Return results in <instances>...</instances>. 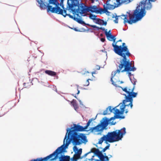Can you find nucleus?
<instances>
[{"label":"nucleus","instance_id":"14","mask_svg":"<svg viewBox=\"0 0 161 161\" xmlns=\"http://www.w3.org/2000/svg\"><path fill=\"white\" fill-rule=\"evenodd\" d=\"M94 153V154L97 156L99 158L103 154L102 152H100L98 149L93 148L91 149L90 152H89L88 153H86L85 155H86L88 153Z\"/></svg>","mask_w":161,"mask_h":161},{"label":"nucleus","instance_id":"50","mask_svg":"<svg viewBox=\"0 0 161 161\" xmlns=\"http://www.w3.org/2000/svg\"><path fill=\"white\" fill-rule=\"evenodd\" d=\"M89 72L88 71H85L84 74H85L86 73H89Z\"/></svg>","mask_w":161,"mask_h":161},{"label":"nucleus","instance_id":"12","mask_svg":"<svg viewBox=\"0 0 161 161\" xmlns=\"http://www.w3.org/2000/svg\"><path fill=\"white\" fill-rule=\"evenodd\" d=\"M69 132L70 133L77 132V131H85V128L83 126L76 124H74V126L71 128L69 130Z\"/></svg>","mask_w":161,"mask_h":161},{"label":"nucleus","instance_id":"29","mask_svg":"<svg viewBox=\"0 0 161 161\" xmlns=\"http://www.w3.org/2000/svg\"><path fill=\"white\" fill-rule=\"evenodd\" d=\"M80 156L77 154L76 153L75 154L73 157V161H76L78 159H79L80 158Z\"/></svg>","mask_w":161,"mask_h":161},{"label":"nucleus","instance_id":"10","mask_svg":"<svg viewBox=\"0 0 161 161\" xmlns=\"http://www.w3.org/2000/svg\"><path fill=\"white\" fill-rule=\"evenodd\" d=\"M126 104H123V103H121L119 104V105L118 106V107H119V109H116L115 110V112H114V114H115V118L117 119L118 118H121L122 119H124L125 118V117L124 116H120L119 115H122L123 114L124 111H125V113L126 114L129 111V108H126V107H128L129 106H130V105H128V106H125V107L124 108L123 110L124 111H123V113H121L120 112L121 111V107L122 106H125L126 105Z\"/></svg>","mask_w":161,"mask_h":161},{"label":"nucleus","instance_id":"42","mask_svg":"<svg viewBox=\"0 0 161 161\" xmlns=\"http://www.w3.org/2000/svg\"><path fill=\"white\" fill-rule=\"evenodd\" d=\"M5 114L4 112H0V117L3 116Z\"/></svg>","mask_w":161,"mask_h":161},{"label":"nucleus","instance_id":"34","mask_svg":"<svg viewBox=\"0 0 161 161\" xmlns=\"http://www.w3.org/2000/svg\"><path fill=\"white\" fill-rule=\"evenodd\" d=\"M89 80H91L90 79H87L86 81L85 82V83L83 84V86H88L89 84Z\"/></svg>","mask_w":161,"mask_h":161},{"label":"nucleus","instance_id":"58","mask_svg":"<svg viewBox=\"0 0 161 161\" xmlns=\"http://www.w3.org/2000/svg\"><path fill=\"white\" fill-rule=\"evenodd\" d=\"M103 34H100V36H103Z\"/></svg>","mask_w":161,"mask_h":161},{"label":"nucleus","instance_id":"26","mask_svg":"<svg viewBox=\"0 0 161 161\" xmlns=\"http://www.w3.org/2000/svg\"><path fill=\"white\" fill-rule=\"evenodd\" d=\"M37 2L39 3V4L40 7L41 8H46V6L42 0H37Z\"/></svg>","mask_w":161,"mask_h":161},{"label":"nucleus","instance_id":"11","mask_svg":"<svg viewBox=\"0 0 161 161\" xmlns=\"http://www.w3.org/2000/svg\"><path fill=\"white\" fill-rule=\"evenodd\" d=\"M103 121H102L100 123L95 127L91 128L90 130L93 132L94 130L96 132H99L102 131L108 125V120L107 119L103 118Z\"/></svg>","mask_w":161,"mask_h":161},{"label":"nucleus","instance_id":"23","mask_svg":"<svg viewBox=\"0 0 161 161\" xmlns=\"http://www.w3.org/2000/svg\"><path fill=\"white\" fill-rule=\"evenodd\" d=\"M59 161H69L70 157L68 156H62L59 158Z\"/></svg>","mask_w":161,"mask_h":161},{"label":"nucleus","instance_id":"27","mask_svg":"<svg viewBox=\"0 0 161 161\" xmlns=\"http://www.w3.org/2000/svg\"><path fill=\"white\" fill-rule=\"evenodd\" d=\"M71 104L73 106L75 110L78 108V106L76 103V101L73 99L71 102Z\"/></svg>","mask_w":161,"mask_h":161},{"label":"nucleus","instance_id":"54","mask_svg":"<svg viewBox=\"0 0 161 161\" xmlns=\"http://www.w3.org/2000/svg\"><path fill=\"white\" fill-rule=\"evenodd\" d=\"M92 75H93V74H95V72H92Z\"/></svg>","mask_w":161,"mask_h":161},{"label":"nucleus","instance_id":"21","mask_svg":"<svg viewBox=\"0 0 161 161\" xmlns=\"http://www.w3.org/2000/svg\"><path fill=\"white\" fill-rule=\"evenodd\" d=\"M45 73L51 76H55L56 75L57 73L54 71L50 70H47L45 71Z\"/></svg>","mask_w":161,"mask_h":161},{"label":"nucleus","instance_id":"22","mask_svg":"<svg viewBox=\"0 0 161 161\" xmlns=\"http://www.w3.org/2000/svg\"><path fill=\"white\" fill-rule=\"evenodd\" d=\"M100 160L97 159L95 161H109V158L107 156H104L103 154L99 158Z\"/></svg>","mask_w":161,"mask_h":161},{"label":"nucleus","instance_id":"20","mask_svg":"<svg viewBox=\"0 0 161 161\" xmlns=\"http://www.w3.org/2000/svg\"><path fill=\"white\" fill-rule=\"evenodd\" d=\"M108 138L107 135H104L99 139L98 143L99 144H101L104 141H105L106 142H108Z\"/></svg>","mask_w":161,"mask_h":161},{"label":"nucleus","instance_id":"5","mask_svg":"<svg viewBox=\"0 0 161 161\" xmlns=\"http://www.w3.org/2000/svg\"><path fill=\"white\" fill-rule=\"evenodd\" d=\"M118 68L116 70L113 72L111 77H114L117 73H119L120 72H123L125 71H134L136 68L134 66L132 67V63L130 61H125L123 60H120Z\"/></svg>","mask_w":161,"mask_h":161},{"label":"nucleus","instance_id":"57","mask_svg":"<svg viewBox=\"0 0 161 161\" xmlns=\"http://www.w3.org/2000/svg\"><path fill=\"white\" fill-rule=\"evenodd\" d=\"M109 156V158H110L111 157H112V156L111 155H108Z\"/></svg>","mask_w":161,"mask_h":161},{"label":"nucleus","instance_id":"40","mask_svg":"<svg viewBox=\"0 0 161 161\" xmlns=\"http://www.w3.org/2000/svg\"><path fill=\"white\" fill-rule=\"evenodd\" d=\"M107 24V23L106 21H104L103 20H102L101 25H106Z\"/></svg>","mask_w":161,"mask_h":161},{"label":"nucleus","instance_id":"32","mask_svg":"<svg viewBox=\"0 0 161 161\" xmlns=\"http://www.w3.org/2000/svg\"><path fill=\"white\" fill-rule=\"evenodd\" d=\"M118 107V106L114 107V108H112V107L111 106H109L108 107V109H109V110L110 111V113H111L112 112V111L113 110H114V112H115V110L116 109H117V108H116V107Z\"/></svg>","mask_w":161,"mask_h":161},{"label":"nucleus","instance_id":"17","mask_svg":"<svg viewBox=\"0 0 161 161\" xmlns=\"http://www.w3.org/2000/svg\"><path fill=\"white\" fill-rule=\"evenodd\" d=\"M64 0H61V1H63ZM48 3L47 6L48 8V6L49 5V4H53L55 5L56 7H58L59 3L58 2L57 0H48Z\"/></svg>","mask_w":161,"mask_h":161},{"label":"nucleus","instance_id":"19","mask_svg":"<svg viewBox=\"0 0 161 161\" xmlns=\"http://www.w3.org/2000/svg\"><path fill=\"white\" fill-rule=\"evenodd\" d=\"M70 1L71 2V5L73 7L77 6L78 8L80 6L79 3V0H71Z\"/></svg>","mask_w":161,"mask_h":161},{"label":"nucleus","instance_id":"46","mask_svg":"<svg viewBox=\"0 0 161 161\" xmlns=\"http://www.w3.org/2000/svg\"><path fill=\"white\" fill-rule=\"evenodd\" d=\"M100 30H102L103 31H106V30H105V28H103V27H100Z\"/></svg>","mask_w":161,"mask_h":161},{"label":"nucleus","instance_id":"3","mask_svg":"<svg viewBox=\"0 0 161 161\" xmlns=\"http://www.w3.org/2000/svg\"><path fill=\"white\" fill-rule=\"evenodd\" d=\"M121 88L122 90L126 92L128 94L127 95L124 94L125 99L123 101L122 103H123V104H127L124 106H122L121 108L122 110L120 112L122 113L124 111L123 109L125 106L130 105V108H132L133 98L136 97L137 94V93L133 92L134 89V86L132 88H130V87H126L125 88L121 87Z\"/></svg>","mask_w":161,"mask_h":161},{"label":"nucleus","instance_id":"7","mask_svg":"<svg viewBox=\"0 0 161 161\" xmlns=\"http://www.w3.org/2000/svg\"><path fill=\"white\" fill-rule=\"evenodd\" d=\"M63 147L62 146L58 147L53 153L43 158H37L36 159L32 160L31 161H47L50 158H51L50 159V161L56 160L58 158V155L60 153L61 150V147Z\"/></svg>","mask_w":161,"mask_h":161},{"label":"nucleus","instance_id":"9","mask_svg":"<svg viewBox=\"0 0 161 161\" xmlns=\"http://www.w3.org/2000/svg\"><path fill=\"white\" fill-rule=\"evenodd\" d=\"M48 12L50 11L52 13H54L58 14H60L63 15L64 17L66 15L69 16L70 17H72V16L70 14H67L66 13V10L64 9L63 10L61 9L59 7L52 8V6L51 5L48 6V8H47Z\"/></svg>","mask_w":161,"mask_h":161},{"label":"nucleus","instance_id":"1","mask_svg":"<svg viewBox=\"0 0 161 161\" xmlns=\"http://www.w3.org/2000/svg\"><path fill=\"white\" fill-rule=\"evenodd\" d=\"M157 0H143L140 3V5L136 8L131 14L128 13L129 19H128L127 16L122 15L123 18L124 23L125 24L128 23L129 24H132L136 23L137 21L141 19L144 16L146 13V10H151L152 7L151 2H154Z\"/></svg>","mask_w":161,"mask_h":161},{"label":"nucleus","instance_id":"56","mask_svg":"<svg viewBox=\"0 0 161 161\" xmlns=\"http://www.w3.org/2000/svg\"><path fill=\"white\" fill-rule=\"evenodd\" d=\"M114 117H112L110 118V120H112V119H114Z\"/></svg>","mask_w":161,"mask_h":161},{"label":"nucleus","instance_id":"6","mask_svg":"<svg viewBox=\"0 0 161 161\" xmlns=\"http://www.w3.org/2000/svg\"><path fill=\"white\" fill-rule=\"evenodd\" d=\"M126 133V129L123 127L120 130H116L111 132H108L107 136L108 142L112 143L118 141L123 137V136Z\"/></svg>","mask_w":161,"mask_h":161},{"label":"nucleus","instance_id":"18","mask_svg":"<svg viewBox=\"0 0 161 161\" xmlns=\"http://www.w3.org/2000/svg\"><path fill=\"white\" fill-rule=\"evenodd\" d=\"M97 8L96 6H90L88 7V11L91 12L92 13H96L97 11Z\"/></svg>","mask_w":161,"mask_h":161},{"label":"nucleus","instance_id":"59","mask_svg":"<svg viewBox=\"0 0 161 161\" xmlns=\"http://www.w3.org/2000/svg\"><path fill=\"white\" fill-rule=\"evenodd\" d=\"M75 97L76 98V96H75Z\"/></svg>","mask_w":161,"mask_h":161},{"label":"nucleus","instance_id":"41","mask_svg":"<svg viewBox=\"0 0 161 161\" xmlns=\"http://www.w3.org/2000/svg\"><path fill=\"white\" fill-rule=\"evenodd\" d=\"M73 150L74 151H77L78 150V149L77 147L76 146V145H75L74 147H73Z\"/></svg>","mask_w":161,"mask_h":161},{"label":"nucleus","instance_id":"2","mask_svg":"<svg viewBox=\"0 0 161 161\" xmlns=\"http://www.w3.org/2000/svg\"><path fill=\"white\" fill-rule=\"evenodd\" d=\"M69 130V129L68 128L67 130V132L64 139V144L61 146H63V147H61V150L59 154L65 148V147H67L69 145L71 141L75 145H79L82 143H86L87 141L86 137L83 134H79L77 132L70 133V132H69L67 136Z\"/></svg>","mask_w":161,"mask_h":161},{"label":"nucleus","instance_id":"48","mask_svg":"<svg viewBox=\"0 0 161 161\" xmlns=\"http://www.w3.org/2000/svg\"><path fill=\"white\" fill-rule=\"evenodd\" d=\"M132 108H130V106H129V107H126V108H129V110L130 109H131Z\"/></svg>","mask_w":161,"mask_h":161},{"label":"nucleus","instance_id":"25","mask_svg":"<svg viewBox=\"0 0 161 161\" xmlns=\"http://www.w3.org/2000/svg\"><path fill=\"white\" fill-rule=\"evenodd\" d=\"M106 9H103L102 8H99V9H97V11L96 13L102 14V13H106L107 11L108 8L107 7V2L106 3Z\"/></svg>","mask_w":161,"mask_h":161},{"label":"nucleus","instance_id":"4","mask_svg":"<svg viewBox=\"0 0 161 161\" xmlns=\"http://www.w3.org/2000/svg\"><path fill=\"white\" fill-rule=\"evenodd\" d=\"M125 43H123L122 45L118 46L113 43L112 45L114 47V51L115 53L119 55L122 57L121 60L125 61H130L127 58L131 55V54L125 45Z\"/></svg>","mask_w":161,"mask_h":161},{"label":"nucleus","instance_id":"43","mask_svg":"<svg viewBox=\"0 0 161 161\" xmlns=\"http://www.w3.org/2000/svg\"><path fill=\"white\" fill-rule=\"evenodd\" d=\"M101 41L102 42H104L105 41V38H101Z\"/></svg>","mask_w":161,"mask_h":161},{"label":"nucleus","instance_id":"36","mask_svg":"<svg viewBox=\"0 0 161 161\" xmlns=\"http://www.w3.org/2000/svg\"><path fill=\"white\" fill-rule=\"evenodd\" d=\"M77 152L76 154L79 155L80 156V154H81L82 152V149L81 148H80L79 150L77 151Z\"/></svg>","mask_w":161,"mask_h":161},{"label":"nucleus","instance_id":"49","mask_svg":"<svg viewBox=\"0 0 161 161\" xmlns=\"http://www.w3.org/2000/svg\"><path fill=\"white\" fill-rule=\"evenodd\" d=\"M122 42V40H119L117 41V42L115 43V44H116L117 43V42Z\"/></svg>","mask_w":161,"mask_h":161},{"label":"nucleus","instance_id":"15","mask_svg":"<svg viewBox=\"0 0 161 161\" xmlns=\"http://www.w3.org/2000/svg\"><path fill=\"white\" fill-rule=\"evenodd\" d=\"M107 30H106V31L105 32V35L107 38L108 39L109 41H112L113 40L114 42V43L115 42L116 38H115V36H114L112 35L111 33H108L107 31Z\"/></svg>","mask_w":161,"mask_h":161},{"label":"nucleus","instance_id":"37","mask_svg":"<svg viewBox=\"0 0 161 161\" xmlns=\"http://www.w3.org/2000/svg\"><path fill=\"white\" fill-rule=\"evenodd\" d=\"M110 146V144H108V145H107L105 148H104L102 150V152H104L107 149H108Z\"/></svg>","mask_w":161,"mask_h":161},{"label":"nucleus","instance_id":"28","mask_svg":"<svg viewBox=\"0 0 161 161\" xmlns=\"http://www.w3.org/2000/svg\"><path fill=\"white\" fill-rule=\"evenodd\" d=\"M96 118H92L91 119H90L88 121V122L87 123L86 125V126H85L84 127V128H85V130L87 129L88 126L90 125V123L93 120H95Z\"/></svg>","mask_w":161,"mask_h":161},{"label":"nucleus","instance_id":"53","mask_svg":"<svg viewBox=\"0 0 161 161\" xmlns=\"http://www.w3.org/2000/svg\"><path fill=\"white\" fill-rule=\"evenodd\" d=\"M74 30H75L76 31H78V30L76 28H75L74 29Z\"/></svg>","mask_w":161,"mask_h":161},{"label":"nucleus","instance_id":"38","mask_svg":"<svg viewBox=\"0 0 161 161\" xmlns=\"http://www.w3.org/2000/svg\"><path fill=\"white\" fill-rule=\"evenodd\" d=\"M113 77H111V81L112 82V84L114 85V86H117V84H116V83L113 81Z\"/></svg>","mask_w":161,"mask_h":161},{"label":"nucleus","instance_id":"24","mask_svg":"<svg viewBox=\"0 0 161 161\" xmlns=\"http://www.w3.org/2000/svg\"><path fill=\"white\" fill-rule=\"evenodd\" d=\"M26 82L24 83L23 85L25 88H29L32 85V83L30 79H28Z\"/></svg>","mask_w":161,"mask_h":161},{"label":"nucleus","instance_id":"8","mask_svg":"<svg viewBox=\"0 0 161 161\" xmlns=\"http://www.w3.org/2000/svg\"><path fill=\"white\" fill-rule=\"evenodd\" d=\"M130 1V0H109L107 1V7L109 10L113 9L121 4L128 3Z\"/></svg>","mask_w":161,"mask_h":161},{"label":"nucleus","instance_id":"44","mask_svg":"<svg viewBox=\"0 0 161 161\" xmlns=\"http://www.w3.org/2000/svg\"><path fill=\"white\" fill-rule=\"evenodd\" d=\"M96 68L97 69L99 70L100 69V67L99 66L97 65L96 66Z\"/></svg>","mask_w":161,"mask_h":161},{"label":"nucleus","instance_id":"47","mask_svg":"<svg viewBox=\"0 0 161 161\" xmlns=\"http://www.w3.org/2000/svg\"><path fill=\"white\" fill-rule=\"evenodd\" d=\"M128 75L130 76L131 75V73L130 72H129L128 73Z\"/></svg>","mask_w":161,"mask_h":161},{"label":"nucleus","instance_id":"35","mask_svg":"<svg viewBox=\"0 0 161 161\" xmlns=\"http://www.w3.org/2000/svg\"><path fill=\"white\" fill-rule=\"evenodd\" d=\"M120 16H117L116 15L115 18V19L114 20V21L115 23H118V18L119 17H120Z\"/></svg>","mask_w":161,"mask_h":161},{"label":"nucleus","instance_id":"30","mask_svg":"<svg viewBox=\"0 0 161 161\" xmlns=\"http://www.w3.org/2000/svg\"><path fill=\"white\" fill-rule=\"evenodd\" d=\"M96 17L97 16L95 15H93L92 14H89V17L90 19L92 20H96L97 19L96 18Z\"/></svg>","mask_w":161,"mask_h":161},{"label":"nucleus","instance_id":"33","mask_svg":"<svg viewBox=\"0 0 161 161\" xmlns=\"http://www.w3.org/2000/svg\"><path fill=\"white\" fill-rule=\"evenodd\" d=\"M102 20V19H97L96 20V21L95 22V23L97 24L101 25Z\"/></svg>","mask_w":161,"mask_h":161},{"label":"nucleus","instance_id":"31","mask_svg":"<svg viewBox=\"0 0 161 161\" xmlns=\"http://www.w3.org/2000/svg\"><path fill=\"white\" fill-rule=\"evenodd\" d=\"M75 20H76L78 23L80 24H85V22L84 21H83L80 18H76L74 19Z\"/></svg>","mask_w":161,"mask_h":161},{"label":"nucleus","instance_id":"45","mask_svg":"<svg viewBox=\"0 0 161 161\" xmlns=\"http://www.w3.org/2000/svg\"><path fill=\"white\" fill-rule=\"evenodd\" d=\"M90 26H91V27H92V28H97V26H96V25H91Z\"/></svg>","mask_w":161,"mask_h":161},{"label":"nucleus","instance_id":"39","mask_svg":"<svg viewBox=\"0 0 161 161\" xmlns=\"http://www.w3.org/2000/svg\"><path fill=\"white\" fill-rule=\"evenodd\" d=\"M108 114H109L108 113V108H107L106 110L104 111L103 114V115H106Z\"/></svg>","mask_w":161,"mask_h":161},{"label":"nucleus","instance_id":"51","mask_svg":"<svg viewBox=\"0 0 161 161\" xmlns=\"http://www.w3.org/2000/svg\"><path fill=\"white\" fill-rule=\"evenodd\" d=\"M79 93H80V91L78 90V92L76 94H78Z\"/></svg>","mask_w":161,"mask_h":161},{"label":"nucleus","instance_id":"13","mask_svg":"<svg viewBox=\"0 0 161 161\" xmlns=\"http://www.w3.org/2000/svg\"><path fill=\"white\" fill-rule=\"evenodd\" d=\"M94 153V154L97 156L99 158L103 154L102 152H100L98 149L93 148L91 149L90 152H89L88 153H86L85 155H86L88 153Z\"/></svg>","mask_w":161,"mask_h":161},{"label":"nucleus","instance_id":"52","mask_svg":"<svg viewBox=\"0 0 161 161\" xmlns=\"http://www.w3.org/2000/svg\"><path fill=\"white\" fill-rule=\"evenodd\" d=\"M100 27H98L97 26V28H97V30H99L100 29Z\"/></svg>","mask_w":161,"mask_h":161},{"label":"nucleus","instance_id":"16","mask_svg":"<svg viewBox=\"0 0 161 161\" xmlns=\"http://www.w3.org/2000/svg\"><path fill=\"white\" fill-rule=\"evenodd\" d=\"M78 10L79 11V12L80 14H84L88 12V7L86 8H85L84 7L80 5L78 8Z\"/></svg>","mask_w":161,"mask_h":161},{"label":"nucleus","instance_id":"55","mask_svg":"<svg viewBox=\"0 0 161 161\" xmlns=\"http://www.w3.org/2000/svg\"><path fill=\"white\" fill-rule=\"evenodd\" d=\"M110 32H111V30H109V31H108V33H110Z\"/></svg>","mask_w":161,"mask_h":161}]
</instances>
